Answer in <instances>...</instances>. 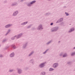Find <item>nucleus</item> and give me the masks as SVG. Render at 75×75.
<instances>
[{
    "mask_svg": "<svg viewBox=\"0 0 75 75\" xmlns=\"http://www.w3.org/2000/svg\"><path fill=\"white\" fill-rule=\"evenodd\" d=\"M59 28L57 27H55L52 28L51 29V32H56L58 30Z\"/></svg>",
    "mask_w": 75,
    "mask_h": 75,
    "instance_id": "1",
    "label": "nucleus"
},
{
    "mask_svg": "<svg viewBox=\"0 0 75 75\" xmlns=\"http://www.w3.org/2000/svg\"><path fill=\"white\" fill-rule=\"evenodd\" d=\"M43 27H42V25L41 24H40L38 27L37 28V30H38V31H41V30H43Z\"/></svg>",
    "mask_w": 75,
    "mask_h": 75,
    "instance_id": "2",
    "label": "nucleus"
},
{
    "mask_svg": "<svg viewBox=\"0 0 75 75\" xmlns=\"http://www.w3.org/2000/svg\"><path fill=\"white\" fill-rule=\"evenodd\" d=\"M36 2V1L34 0L32 1L30 3H28L27 6H28V7H31L32 6V4H33L35 3Z\"/></svg>",
    "mask_w": 75,
    "mask_h": 75,
    "instance_id": "3",
    "label": "nucleus"
},
{
    "mask_svg": "<svg viewBox=\"0 0 75 75\" xmlns=\"http://www.w3.org/2000/svg\"><path fill=\"white\" fill-rule=\"evenodd\" d=\"M59 64L58 63H54L53 65V67L54 68H56L58 67Z\"/></svg>",
    "mask_w": 75,
    "mask_h": 75,
    "instance_id": "4",
    "label": "nucleus"
},
{
    "mask_svg": "<svg viewBox=\"0 0 75 75\" xmlns=\"http://www.w3.org/2000/svg\"><path fill=\"white\" fill-rule=\"evenodd\" d=\"M45 62L42 63L40 64L39 67L40 68H44L45 67Z\"/></svg>",
    "mask_w": 75,
    "mask_h": 75,
    "instance_id": "5",
    "label": "nucleus"
},
{
    "mask_svg": "<svg viewBox=\"0 0 75 75\" xmlns=\"http://www.w3.org/2000/svg\"><path fill=\"white\" fill-rule=\"evenodd\" d=\"M18 11H14L13 14H12L13 16H17V14H18Z\"/></svg>",
    "mask_w": 75,
    "mask_h": 75,
    "instance_id": "6",
    "label": "nucleus"
},
{
    "mask_svg": "<svg viewBox=\"0 0 75 75\" xmlns=\"http://www.w3.org/2000/svg\"><path fill=\"white\" fill-rule=\"evenodd\" d=\"M74 31H75V28H72L70 29L68 33H71Z\"/></svg>",
    "mask_w": 75,
    "mask_h": 75,
    "instance_id": "7",
    "label": "nucleus"
},
{
    "mask_svg": "<svg viewBox=\"0 0 75 75\" xmlns=\"http://www.w3.org/2000/svg\"><path fill=\"white\" fill-rule=\"evenodd\" d=\"M22 35H23V33H21L19 34L18 35H16V38L18 39V38H20V37H21Z\"/></svg>",
    "mask_w": 75,
    "mask_h": 75,
    "instance_id": "8",
    "label": "nucleus"
},
{
    "mask_svg": "<svg viewBox=\"0 0 75 75\" xmlns=\"http://www.w3.org/2000/svg\"><path fill=\"white\" fill-rule=\"evenodd\" d=\"M11 26H12V24H8V25H6L5 26V28H8L9 27H11Z\"/></svg>",
    "mask_w": 75,
    "mask_h": 75,
    "instance_id": "9",
    "label": "nucleus"
},
{
    "mask_svg": "<svg viewBox=\"0 0 75 75\" xmlns=\"http://www.w3.org/2000/svg\"><path fill=\"white\" fill-rule=\"evenodd\" d=\"M30 63H31L32 65H34V59H31L29 61Z\"/></svg>",
    "mask_w": 75,
    "mask_h": 75,
    "instance_id": "10",
    "label": "nucleus"
},
{
    "mask_svg": "<svg viewBox=\"0 0 75 75\" xmlns=\"http://www.w3.org/2000/svg\"><path fill=\"white\" fill-rule=\"evenodd\" d=\"M21 72H22V70H21L20 69H18V73L19 74H21Z\"/></svg>",
    "mask_w": 75,
    "mask_h": 75,
    "instance_id": "11",
    "label": "nucleus"
},
{
    "mask_svg": "<svg viewBox=\"0 0 75 75\" xmlns=\"http://www.w3.org/2000/svg\"><path fill=\"white\" fill-rule=\"evenodd\" d=\"M63 21V18H61L59 19L56 23H58L61 22V21Z\"/></svg>",
    "mask_w": 75,
    "mask_h": 75,
    "instance_id": "12",
    "label": "nucleus"
},
{
    "mask_svg": "<svg viewBox=\"0 0 75 75\" xmlns=\"http://www.w3.org/2000/svg\"><path fill=\"white\" fill-rule=\"evenodd\" d=\"M14 52H12L10 55V57H14Z\"/></svg>",
    "mask_w": 75,
    "mask_h": 75,
    "instance_id": "13",
    "label": "nucleus"
},
{
    "mask_svg": "<svg viewBox=\"0 0 75 75\" xmlns=\"http://www.w3.org/2000/svg\"><path fill=\"white\" fill-rule=\"evenodd\" d=\"M28 23V21H26L25 22H23V23H21V25H25V24H26Z\"/></svg>",
    "mask_w": 75,
    "mask_h": 75,
    "instance_id": "14",
    "label": "nucleus"
},
{
    "mask_svg": "<svg viewBox=\"0 0 75 75\" xmlns=\"http://www.w3.org/2000/svg\"><path fill=\"white\" fill-rule=\"evenodd\" d=\"M27 43H26L23 45V48H26V47H27Z\"/></svg>",
    "mask_w": 75,
    "mask_h": 75,
    "instance_id": "15",
    "label": "nucleus"
},
{
    "mask_svg": "<svg viewBox=\"0 0 75 75\" xmlns=\"http://www.w3.org/2000/svg\"><path fill=\"white\" fill-rule=\"evenodd\" d=\"M46 73L45 71H42L40 73V75H45Z\"/></svg>",
    "mask_w": 75,
    "mask_h": 75,
    "instance_id": "16",
    "label": "nucleus"
},
{
    "mask_svg": "<svg viewBox=\"0 0 75 75\" xmlns=\"http://www.w3.org/2000/svg\"><path fill=\"white\" fill-rule=\"evenodd\" d=\"M67 56L68 55H67V53H64L63 55V57H67Z\"/></svg>",
    "mask_w": 75,
    "mask_h": 75,
    "instance_id": "17",
    "label": "nucleus"
},
{
    "mask_svg": "<svg viewBox=\"0 0 75 75\" xmlns=\"http://www.w3.org/2000/svg\"><path fill=\"white\" fill-rule=\"evenodd\" d=\"M10 31H11V30L10 29H8V30L7 31V33L5 34L6 35H7L8 33L10 32Z\"/></svg>",
    "mask_w": 75,
    "mask_h": 75,
    "instance_id": "18",
    "label": "nucleus"
},
{
    "mask_svg": "<svg viewBox=\"0 0 75 75\" xmlns=\"http://www.w3.org/2000/svg\"><path fill=\"white\" fill-rule=\"evenodd\" d=\"M64 52H61L59 54V56L60 57H62H62H63V55H64Z\"/></svg>",
    "mask_w": 75,
    "mask_h": 75,
    "instance_id": "19",
    "label": "nucleus"
},
{
    "mask_svg": "<svg viewBox=\"0 0 75 75\" xmlns=\"http://www.w3.org/2000/svg\"><path fill=\"white\" fill-rule=\"evenodd\" d=\"M33 54H34V51H32V52L30 54H29L28 55V56L29 57H30Z\"/></svg>",
    "mask_w": 75,
    "mask_h": 75,
    "instance_id": "20",
    "label": "nucleus"
},
{
    "mask_svg": "<svg viewBox=\"0 0 75 75\" xmlns=\"http://www.w3.org/2000/svg\"><path fill=\"white\" fill-rule=\"evenodd\" d=\"M11 47H12V48H14V49H15V48H16V47L15 46V45H12L11 46Z\"/></svg>",
    "mask_w": 75,
    "mask_h": 75,
    "instance_id": "21",
    "label": "nucleus"
},
{
    "mask_svg": "<svg viewBox=\"0 0 75 75\" xmlns=\"http://www.w3.org/2000/svg\"><path fill=\"white\" fill-rule=\"evenodd\" d=\"M17 3L15 2V3H13L11 5V6H16V5H17Z\"/></svg>",
    "mask_w": 75,
    "mask_h": 75,
    "instance_id": "22",
    "label": "nucleus"
},
{
    "mask_svg": "<svg viewBox=\"0 0 75 75\" xmlns=\"http://www.w3.org/2000/svg\"><path fill=\"white\" fill-rule=\"evenodd\" d=\"M75 55V52H72L71 54V56H74Z\"/></svg>",
    "mask_w": 75,
    "mask_h": 75,
    "instance_id": "23",
    "label": "nucleus"
},
{
    "mask_svg": "<svg viewBox=\"0 0 75 75\" xmlns=\"http://www.w3.org/2000/svg\"><path fill=\"white\" fill-rule=\"evenodd\" d=\"M54 69L52 68H50L49 69V71H54Z\"/></svg>",
    "mask_w": 75,
    "mask_h": 75,
    "instance_id": "24",
    "label": "nucleus"
},
{
    "mask_svg": "<svg viewBox=\"0 0 75 75\" xmlns=\"http://www.w3.org/2000/svg\"><path fill=\"white\" fill-rule=\"evenodd\" d=\"M51 13L50 12H48L47 13H46V14H45V16H49L50 14Z\"/></svg>",
    "mask_w": 75,
    "mask_h": 75,
    "instance_id": "25",
    "label": "nucleus"
},
{
    "mask_svg": "<svg viewBox=\"0 0 75 75\" xmlns=\"http://www.w3.org/2000/svg\"><path fill=\"white\" fill-rule=\"evenodd\" d=\"M15 37H16V35H15L14 37H12L11 38V40H14L15 39Z\"/></svg>",
    "mask_w": 75,
    "mask_h": 75,
    "instance_id": "26",
    "label": "nucleus"
},
{
    "mask_svg": "<svg viewBox=\"0 0 75 75\" xmlns=\"http://www.w3.org/2000/svg\"><path fill=\"white\" fill-rule=\"evenodd\" d=\"M6 41H7V39H4L3 40L2 42L4 43V42H6Z\"/></svg>",
    "mask_w": 75,
    "mask_h": 75,
    "instance_id": "27",
    "label": "nucleus"
},
{
    "mask_svg": "<svg viewBox=\"0 0 75 75\" xmlns=\"http://www.w3.org/2000/svg\"><path fill=\"white\" fill-rule=\"evenodd\" d=\"M51 42H52V41H50L46 43L47 45H48V44H50V43H51Z\"/></svg>",
    "mask_w": 75,
    "mask_h": 75,
    "instance_id": "28",
    "label": "nucleus"
},
{
    "mask_svg": "<svg viewBox=\"0 0 75 75\" xmlns=\"http://www.w3.org/2000/svg\"><path fill=\"white\" fill-rule=\"evenodd\" d=\"M48 51V49L47 50L45 51L43 53V54H46V53L47 52V51Z\"/></svg>",
    "mask_w": 75,
    "mask_h": 75,
    "instance_id": "29",
    "label": "nucleus"
},
{
    "mask_svg": "<svg viewBox=\"0 0 75 75\" xmlns=\"http://www.w3.org/2000/svg\"><path fill=\"white\" fill-rule=\"evenodd\" d=\"M14 71V69H10L9 70V72H13Z\"/></svg>",
    "mask_w": 75,
    "mask_h": 75,
    "instance_id": "30",
    "label": "nucleus"
},
{
    "mask_svg": "<svg viewBox=\"0 0 75 75\" xmlns=\"http://www.w3.org/2000/svg\"><path fill=\"white\" fill-rule=\"evenodd\" d=\"M25 0H18V2H22L23 1H24Z\"/></svg>",
    "mask_w": 75,
    "mask_h": 75,
    "instance_id": "31",
    "label": "nucleus"
},
{
    "mask_svg": "<svg viewBox=\"0 0 75 75\" xmlns=\"http://www.w3.org/2000/svg\"><path fill=\"white\" fill-rule=\"evenodd\" d=\"M65 14H66V16H69V14L67 12H65Z\"/></svg>",
    "mask_w": 75,
    "mask_h": 75,
    "instance_id": "32",
    "label": "nucleus"
},
{
    "mask_svg": "<svg viewBox=\"0 0 75 75\" xmlns=\"http://www.w3.org/2000/svg\"><path fill=\"white\" fill-rule=\"evenodd\" d=\"M3 56L2 55V54H0V57L2 58V57H3Z\"/></svg>",
    "mask_w": 75,
    "mask_h": 75,
    "instance_id": "33",
    "label": "nucleus"
},
{
    "mask_svg": "<svg viewBox=\"0 0 75 75\" xmlns=\"http://www.w3.org/2000/svg\"><path fill=\"white\" fill-rule=\"evenodd\" d=\"M31 27V25H29L27 27V28H30Z\"/></svg>",
    "mask_w": 75,
    "mask_h": 75,
    "instance_id": "34",
    "label": "nucleus"
},
{
    "mask_svg": "<svg viewBox=\"0 0 75 75\" xmlns=\"http://www.w3.org/2000/svg\"><path fill=\"white\" fill-rule=\"evenodd\" d=\"M67 64H71V62H67Z\"/></svg>",
    "mask_w": 75,
    "mask_h": 75,
    "instance_id": "35",
    "label": "nucleus"
},
{
    "mask_svg": "<svg viewBox=\"0 0 75 75\" xmlns=\"http://www.w3.org/2000/svg\"><path fill=\"white\" fill-rule=\"evenodd\" d=\"M4 3H7V1H4Z\"/></svg>",
    "mask_w": 75,
    "mask_h": 75,
    "instance_id": "36",
    "label": "nucleus"
},
{
    "mask_svg": "<svg viewBox=\"0 0 75 75\" xmlns=\"http://www.w3.org/2000/svg\"><path fill=\"white\" fill-rule=\"evenodd\" d=\"M53 25V23H51L50 24V25Z\"/></svg>",
    "mask_w": 75,
    "mask_h": 75,
    "instance_id": "37",
    "label": "nucleus"
},
{
    "mask_svg": "<svg viewBox=\"0 0 75 75\" xmlns=\"http://www.w3.org/2000/svg\"><path fill=\"white\" fill-rule=\"evenodd\" d=\"M9 48V46H8L7 47H6V49H7V48Z\"/></svg>",
    "mask_w": 75,
    "mask_h": 75,
    "instance_id": "38",
    "label": "nucleus"
},
{
    "mask_svg": "<svg viewBox=\"0 0 75 75\" xmlns=\"http://www.w3.org/2000/svg\"><path fill=\"white\" fill-rule=\"evenodd\" d=\"M73 49H75V47L73 48Z\"/></svg>",
    "mask_w": 75,
    "mask_h": 75,
    "instance_id": "39",
    "label": "nucleus"
},
{
    "mask_svg": "<svg viewBox=\"0 0 75 75\" xmlns=\"http://www.w3.org/2000/svg\"><path fill=\"white\" fill-rule=\"evenodd\" d=\"M59 42H60V41H59L58 43H59Z\"/></svg>",
    "mask_w": 75,
    "mask_h": 75,
    "instance_id": "40",
    "label": "nucleus"
},
{
    "mask_svg": "<svg viewBox=\"0 0 75 75\" xmlns=\"http://www.w3.org/2000/svg\"><path fill=\"white\" fill-rule=\"evenodd\" d=\"M51 0H48V1H50Z\"/></svg>",
    "mask_w": 75,
    "mask_h": 75,
    "instance_id": "41",
    "label": "nucleus"
},
{
    "mask_svg": "<svg viewBox=\"0 0 75 75\" xmlns=\"http://www.w3.org/2000/svg\"><path fill=\"white\" fill-rule=\"evenodd\" d=\"M0 47H1V45H0Z\"/></svg>",
    "mask_w": 75,
    "mask_h": 75,
    "instance_id": "42",
    "label": "nucleus"
}]
</instances>
